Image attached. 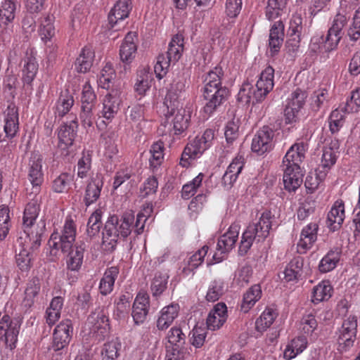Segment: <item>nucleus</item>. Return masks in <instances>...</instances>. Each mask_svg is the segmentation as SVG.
I'll use <instances>...</instances> for the list:
<instances>
[{
  "label": "nucleus",
  "mask_w": 360,
  "mask_h": 360,
  "mask_svg": "<svg viewBox=\"0 0 360 360\" xmlns=\"http://www.w3.org/2000/svg\"><path fill=\"white\" fill-rule=\"evenodd\" d=\"M223 70L215 67L207 74L204 79L203 97L207 101L201 113L205 120L208 119L227 98L229 90L221 87Z\"/></svg>",
  "instance_id": "f257e3e1"
},
{
  "label": "nucleus",
  "mask_w": 360,
  "mask_h": 360,
  "mask_svg": "<svg viewBox=\"0 0 360 360\" xmlns=\"http://www.w3.org/2000/svg\"><path fill=\"white\" fill-rule=\"evenodd\" d=\"M35 229V231L32 229L21 233L15 245L16 264L22 271H28L32 266V255L30 250L40 246L44 224L41 222Z\"/></svg>",
  "instance_id": "f03ea898"
},
{
  "label": "nucleus",
  "mask_w": 360,
  "mask_h": 360,
  "mask_svg": "<svg viewBox=\"0 0 360 360\" xmlns=\"http://www.w3.org/2000/svg\"><path fill=\"white\" fill-rule=\"evenodd\" d=\"M134 219L131 212H126L120 217L112 215L108 219L103 231V244L107 250H112L120 239L130 235Z\"/></svg>",
  "instance_id": "7ed1b4c3"
},
{
  "label": "nucleus",
  "mask_w": 360,
  "mask_h": 360,
  "mask_svg": "<svg viewBox=\"0 0 360 360\" xmlns=\"http://www.w3.org/2000/svg\"><path fill=\"white\" fill-rule=\"evenodd\" d=\"M271 228V214L263 212L257 222L250 224L243 233L239 245V254L245 255L254 241L258 243L264 240L269 234Z\"/></svg>",
  "instance_id": "20e7f679"
},
{
  "label": "nucleus",
  "mask_w": 360,
  "mask_h": 360,
  "mask_svg": "<svg viewBox=\"0 0 360 360\" xmlns=\"http://www.w3.org/2000/svg\"><path fill=\"white\" fill-rule=\"evenodd\" d=\"M76 238V225L71 217L65 219L61 233L53 231L49 240L50 255L56 257L60 250L67 252L72 247Z\"/></svg>",
  "instance_id": "39448f33"
},
{
  "label": "nucleus",
  "mask_w": 360,
  "mask_h": 360,
  "mask_svg": "<svg viewBox=\"0 0 360 360\" xmlns=\"http://www.w3.org/2000/svg\"><path fill=\"white\" fill-rule=\"evenodd\" d=\"M184 50V38L176 34L171 40L166 55L161 54L157 58L154 66L156 77L161 79L166 75L171 63H175L180 58Z\"/></svg>",
  "instance_id": "423d86ee"
},
{
  "label": "nucleus",
  "mask_w": 360,
  "mask_h": 360,
  "mask_svg": "<svg viewBox=\"0 0 360 360\" xmlns=\"http://www.w3.org/2000/svg\"><path fill=\"white\" fill-rule=\"evenodd\" d=\"M214 139V131L211 129H206L200 136H197L192 141L187 144L182 153L180 164L186 167L189 163L188 159H196L207 148H209Z\"/></svg>",
  "instance_id": "0eeeda50"
},
{
  "label": "nucleus",
  "mask_w": 360,
  "mask_h": 360,
  "mask_svg": "<svg viewBox=\"0 0 360 360\" xmlns=\"http://www.w3.org/2000/svg\"><path fill=\"white\" fill-rule=\"evenodd\" d=\"M86 326L89 334L98 340H103L110 329L109 319L107 312L103 308H97L88 317Z\"/></svg>",
  "instance_id": "6e6552de"
},
{
  "label": "nucleus",
  "mask_w": 360,
  "mask_h": 360,
  "mask_svg": "<svg viewBox=\"0 0 360 360\" xmlns=\"http://www.w3.org/2000/svg\"><path fill=\"white\" fill-rule=\"evenodd\" d=\"M238 234V225H231L228 231L219 238L217 245V251L212 257L213 262L207 261V265L221 262L225 254L231 250L235 246Z\"/></svg>",
  "instance_id": "1a4fd4ad"
},
{
  "label": "nucleus",
  "mask_w": 360,
  "mask_h": 360,
  "mask_svg": "<svg viewBox=\"0 0 360 360\" xmlns=\"http://www.w3.org/2000/svg\"><path fill=\"white\" fill-rule=\"evenodd\" d=\"M347 23L346 15L340 13L335 15L325 37L326 52L332 51L338 47L342 37V30Z\"/></svg>",
  "instance_id": "9d476101"
},
{
  "label": "nucleus",
  "mask_w": 360,
  "mask_h": 360,
  "mask_svg": "<svg viewBox=\"0 0 360 360\" xmlns=\"http://www.w3.org/2000/svg\"><path fill=\"white\" fill-rule=\"evenodd\" d=\"M77 127L76 117L70 124H64L60 127L58 133V148L61 155L68 156L70 153V148L77 135Z\"/></svg>",
  "instance_id": "9b49d317"
},
{
  "label": "nucleus",
  "mask_w": 360,
  "mask_h": 360,
  "mask_svg": "<svg viewBox=\"0 0 360 360\" xmlns=\"http://www.w3.org/2000/svg\"><path fill=\"white\" fill-rule=\"evenodd\" d=\"M274 70L272 67L268 66L262 71L252 93L257 102L263 101L273 89L274 86Z\"/></svg>",
  "instance_id": "f8f14e48"
},
{
  "label": "nucleus",
  "mask_w": 360,
  "mask_h": 360,
  "mask_svg": "<svg viewBox=\"0 0 360 360\" xmlns=\"http://www.w3.org/2000/svg\"><path fill=\"white\" fill-rule=\"evenodd\" d=\"M28 180L32 186L33 191L29 195L39 193L41 185L44 181V174L42 172V158L38 154L32 155L30 160L28 169Z\"/></svg>",
  "instance_id": "ddd939ff"
},
{
  "label": "nucleus",
  "mask_w": 360,
  "mask_h": 360,
  "mask_svg": "<svg viewBox=\"0 0 360 360\" xmlns=\"http://www.w3.org/2000/svg\"><path fill=\"white\" fill-rule=\"evenodd\" d=\"M30 198V201L26 205L24 213H23V225L25 226V230L23 232L27 230H34L36 231L35 228L38 226L41 222L45 224L44 220H40L37 224H34V222L37 218L39 211H40V202L41 197L37 194H33ZM46 224H44V227Z\"/></svg>",
  "instance_id": "4468645a"
},
{
  "label": "nucleus",
  "mask_w": 360,
  "mask_h": 360,
  "mask_svg": "<svg viewBox=\"0 0 360 360\" xmlns=\"http://www.w3.org/2000/svg\"><path fill=\"white\" fill-rule=\"evenodd\" d=\"M122 89L120 86L112 88L103 101L102 116L106 120H112L117 113L122 102Z\"/></svg>",
  "instance_id": "2eb2a0df"
},
{
  "label": "nucleus",
  "mask_w": 360,
  "mask_h": 360,
  "mask_svg": "<svg viewBox=\"0 0 360 360\" xmlns=\"http://www.w3.org/2000/svg\"><path fill=\"white\" fill-rule=\"evenodd\" d=\"M274 131L267 126L259 129L252 139V150L258 155L269 151L273 146Z\"/></svg>",
  "instance_id": "dca6fc26"
},
{
  "label": "nucleus",
  "mask_w": 360,
  "mask_h": 360,
  "mask_svg": "<svg viewBox=\"0 0 360 360\" xmlns=\"http://www.w3.org/2000/svg\"><path fill=\"white\" fill-rule=\"evenodd\" d=\"M72 333V322L66 319L60 322L55 328L53 335V348L58 351L68 345Z\"/></svg>",
  "instance_id": "f3484780"
},
{
  "label": "nucleus",
  "mask_w": 360,
  "mask_h": 360,
  "mask_svg": "<svg viewBox=\"0 0 360 360\" xmlns=\"http://www.w3.org/2000/svg\"><path fill=\"white\" fill-rule=\"evenodd\" d=\"M306 145L301 142L293 144L287 151L283 159V167L300 169V164L304 158Z\"/></svg>",
  "instance_id": "a211bd4d"
},
{
  "label": "nucleus",
  "mask_w": 360,
  "mask_h": 360,
  "mask_svg": "<svg viewBox=\"0 0 360 360\" xmlns=\"http://www.w3.org/2000/svg\"><path fill=\"white\" fill-rule=\"evenodd\" d=\"M4 131L8 139L15 137L19 130L18 109L14 103H11L4 112Z\"/></svg>",
  "instance_id": "6ab92c4d"
},
{
  "label": "nucleus",
  "mask_w": 360,
  "mask_h": 360,
  "mask_svg": "<svg viewBox=\"0 0 360 360\" xmlns=\"http://www.w3.org/2000/svg\"><path fill=\"white\" fill-rule=\"evenodd\" d=\"M318 224L310 223L304 226L301 232L300 240L297 243V251L304 254L311 249L317 239Z\"/></svg>",
  "instance_id": "aec40b11"
},
{
  "label": "nucleus",
  "mask_w": 360,
  "mask_h": 360,
  "mask_svg": "<svg viewBox=\"0 0 360 360\" xmlns=\"http://www.w3.org/2000/svg\"><path fill=\"white\" fill-rule=\"evenodd\" d=\"M227 316L226 304L222 302L217 303L207 316L206 321L207 328L211 330L219 329L226 322Z\"/></svg>",
  "instance_id": "412c9836"
},
{
  "label": "nucleus",
  "mask_w": 360,
  "mask_h": 360,
  "mask_svg": "<svg viewBox=\"0 0 360 360\" xmlns=\"http://www.w3.org/2000/svg\"><path fill=\"white\" fill-rule=\"evenodd\" d=\"M149 296L146 292H140L136 295L132 309V317L136 324L143 323L149 309Z\"/></svg>",
  "instance_id": "4be33fe9"
},
{
  "label": "nucleus",
  "mask_w": 360,
  "mask_h": 360,
  "mask_svg": "<svg viewBox=\"0 0 360 360\" xmlns=\"http://www.w3.org/2000/svg\"><path fill=\"white\" fill-rule=\"evenodd\" d=\"M185 87L184 82L181 80H174L170 84L167 89V94L164 101V104L167 109H171L172 113L174 112L176 108L180 107L181 94Z\"/></svg>",
  "instance_id": "5701e85b"
},
{
  "label": "nucleus",
  "mask_w": 360,
  "mask_h": 360,
  "mask_svg": "<svg viewBox=\"0 0 360 360\" xmlns=\"http://www.w3.org/2000/svg\"><path fill=\"white\" fill-rule=\"evenodd\" d=\"M339 148L340 143L338 140H332L329 143L326 144L323 149L321 161L318 169L325 171L326 174H327L328 171L336 162Z\"/></svg>",
  "instance_id": "b1692460"
},
{
  "label": "nucleus",
  "mask_w": 360,
  "mask_h": 360,
  "mask_svg": "<svg viewBox=\"0 0 360 360\" xmlns=\"http://www.w3.org/2000/svg\"><path fill=\"white\" fill-rule=\"evenodd\" d=\"M167 113L172 117V122L175 134H179L187 129L191 119L189 110L180 105L176 108L174 113L171 112V109H167Z\"/></svg>",
  "instance_id": "393cba45"
},
{
  "label": "nucleus",
  "mask_w": 360,
  "mask_h": 360,
  "mask_svg": "<svg viewBox=\"0 0 360 360\" xmlns=\"http://www.w3.org/2000/svg\"><path fill=\"white\" fill-rule=\"evenodd\" d=\"M245 165L243 155H237L229 165L222 176V184L224 186L230 187L237 179Z\"/></svg>",
  "instance_id": "a878e982"
},
{
  "label": "nucleus",
  "mask_w": 360,
  "mask_h": 360,
  "mask_svg": "<svg viewBox=\"0 0 360 360\" xmlns=\"http://www.w3.org/2000/svg\"><path fill=\"white\" fill-rule=\"evenodd\" d=\"M179 306L178 304H171L163 307L160 311L156 321V326L160 330L167 329L178 316Z\"/></svg>",
  "instance_id": "bb28decb"
},
{
  "label": "nucleus",
  "mask_w": 360,
  "mask_h": 360,
  "mask_svg": "<svg viewBox=\"0 0 360 360\" xmlns=\"http://www.w3.org/2000/svg\"><path fill=\"white\" fill-rule=\"evenodd\" d=\"M137 35L136 32H128L126 35L120 50L121 60L127 63H131L135 58L137 49L136 41Z\"/></svg>",
  "instance_id": "cd10ccee"
},
{
  "label": "nucleus",
  "mask_w": 360,
  "mask_h": 360,
  "mask_svg": "<svg viewBox=\"0 0 360 360\" xmlns=\"http://www.w3.org/2000/svg\"><path fill=\"white\" fill-rule=\"evenodd\" d=\"M131 9V0H119L108 15V21L111 27H114L119 21L127 18Z\"/></svg>",
  "instance_id": "c85d7f7f"
},
{
  "label": "nucleus",
  "mask_w": 360,
  "mask_h": 360,
  "mask_svg": "<svg viewBox=\"0 0 360 360\" xmlns=\"http://www.w3.org/2000/svg\"><path fill=\"white\" fill-rule=\"evenodd\" d=\"M283 23L281 20L275 22L270 29L269 39V47L272 56L279 51L283 41Z\"/></svg>",
  "instance_id": "c756f323"
},
{
  "label": "nucleus",
  "mask_w": 360,
  "mask_h": 360,
  "mask_svg": "<svg viewBox=\"0 0 360 360\" xmlns=\"http://www.w3.org/2000/svg\"><path fill=\"white\" fill-rule=\"evenodd\" d=\"M345 217V206L342 200H337L328 214V226L333 231L339 229Z\"/></svg>",
  "instance_id": "7c9ffc66"
},
{
  "label": "nucleus",
  "mask_w": 360,
  "mask_h": 360,
  "mask_svg": "<svg viewBox=\"0 0 360 360\" xmlns=\"http://www.w3.org/2000/svg\"><path fill=\"white\" fill-rule=\"evenodd\" d=\"M55 17L47 14L42 17L38 29L39 36L42 41L56 39V29L54 25Z\"/></svg>",
  "instance_id": "2f4dec72"
},
{
  "label": "nucleus",
  "mask_w": 360,
  "mask_h": 360,
  "mask_svg": "<svg viewBox=\"0 0 360 360\" xmlns=\"http://www.w3.org/2000/svg\"><path fill=\"white\" fill-rule=\"evenodd\" d=\"M284 187L288 191H295L302 183L303 174L301 169L283 167Z\"/></svg>",
  "instance_id": "473e14b6"
},
{
  "label": "nucleus",
  "mask_w": 360,
  "mask_h": 360,
  "mask_svg": "<svg viewBox=\"0 0 360 360\" xmlns=\"http://www.w3.org/2000/svg\"><path fill=\"white\" fill-rule=\"evenodd\" d=\"M304 259L302 257H295L286 266L284 270V278L286 281L298 280L302 275Z\"/></svg>",
  "instance_id": "72a5a7b5"
},
{
  "label": "nucleus",
  "mask_w": 360,
  "mask_h": 360,
  "mask_svg": "<svg viewBox=\"0 0 360 360\" xmlns=\"http://www.w3.org/2000/svg\"><path fill=\"white\" fill-rule=\"evenodd\" d=\"M341 250L334 248L330 250L321 259L319 264V270L321 273H328L333 270L340 262Z\"/></svg>",
  "instance_id": "f704fd0d"
},
{
  "label": "nucleus",
  "mask_w": 360,
  "mask_h": 360,
  "mask_svg": "<svg viewBox=\"0 0 360 360\" xmlns=\"http://www.w3.org/2000/svg\"><path fill=\"white\" fill-rule=\"evenodd\" d=\"M308 340L303 335L298 336L292 339L287 345L284 350V358L286 360H290L301 354L307 347Z\"/></svg>",
  "instance_id": "c9c22d12"
},
{
  "label": "nucleus",
  "mask_w": 360,
  "mask_h": 360,
  "mask_svg": "<svg viewBox=\"0 0 360 360\" xmlns=\"http://www.w3.org/2000/svg\"><path fill=\"white\" fill-rule=\"evenodd\" d=\"M119 273L120 271L117 266H111L105 271L99 284V290L102 295H106L112 291Z\"/></svg>",
  "instance_id": "e433bc0d"
},
{
  "label": "nucleus",
  "mask_w": 360,
  "mask_h": 360,
  "mask_svg": "<svg viewBox=\"0 0 360 360\" xmlns=\"http://www.w3.org/2000/svg\"><path fill=\"white\" fill-rule=\"evenodd\" d=\"M95 54L90 47H84L81 51L75 62V68L77 72L86 73L92 67Z\"/></svg>",
  "instance_id": "4c0bfd02"
},
{
  "label": "nucleus",
  "mask_w": 360,
  "mask_h": 360,
  "mask_svg": "<svg viewBox=\"0 0 360 360\" xmlns=\"http://www.w3.org/2000/svg\"><path fill=\"white\" fill-rule=\"evenodd\" d=\"M68 252L66 260L67 268L73 271H79L83 263L84 248L82 245H77Z\"/></svg>",
  "instance_id": "58836bf2"
},
{
  "label": "nucleus",
  "mask_w": 360,
  "mask_h": 360,
  "mask_svg": "<svg viewBox=\"0 0 360 360\" xmlns=\"http://www.w3.org/2000/svg\"><path fill=\"white\" fill-rule=\"evenodd\" d=\"M262 289L260 285H254L243 295L240 309L244 313L248 312L255 303L261 298Z\"/></svg>",
  "instance_id": "ea45409f"
},
{
  "label": "nucleus",
  "mask_w": 360,
  "mask_h": 360,
  "mask_svg": "<svg viewBox=\"0 0 360 360\" xmlns=\"http://www.w3.org/2000/svg\"><path fill=\"white\" fill-rule=\"evenodd\" d=\"M102 187L103 181L98 175L88 184L84 197L85 203L87 206L93 204L98 199Z\"/></svg>",
  "instance_id": "a19ab883"
},
{
  "label": "nucleus",
  "mask_w": 360,
  "mask_h": 360,
  "mask_svg": "<svg viewBox=\"0 0 360 360\" xmlns=\"http://www.w3.org/2000/svg\"><path fill=\"white\" fill-rule=\"evenodd\" d=\"M152 81L153 75L146 68L140 70L134 84L135 91L141 96L145 95L150 89Z\"/></svg>",
  "instance_id": "79ce46f5"
},
{
  "label": "nucleus",
  "mask_w": 360,
  "mask_h": 360,
  "mask_svg": "<svg viewBox=\"0 0 360 360\" xmlns=\"http://www.w3.org/2000/svg\"><path fill=\"white\" fill-rule=\"evenodd\" d=\"M16 4L15 0H4L0 6V27L11 22L15 15Z\"/></svg>",
  "instance_id": "37998d69"
},
{
  "label": "nucleus",
  "mask_w": 360,
  "mask_h": 360,
  "mask_svg": "<svg viewBox=\"0 0 360 360\" xmlns=\"http://www.w3.org/2000/svg\"><path fill=\"white\" fill-rule=\"evenodd\" d=\"M74 103V97L68 91H62L56 103L55 114L63 117L70 110Z\"/></svg>",
  "instance_id": "c03bdc74"
},
{
  "label": "nucleus",
  "mask_w": 360,
  "mask_h": 360,
  "mask_svg": "<svg viewBox=\"0 0 360 360\" xmlns=\"http://www.w3.org/2000/svg\"><path fill=\"white\" fill-rule=\"evenodd\" d=\"M333 288L329 281H323L314 287L311 301L314 304L328 300L332 295Z\"/></svg>",
  "instance_id": "a18cd8bd"
},
{
  "label": "nucleus",
  "mask_w": 360,
  "mask_h": 360,
  "mask_svg": "<svg viewBox=\"0 0 360 360\" xmlns=\"http://www.w3.org/2000/svg\"><path fill=\"white\" fill-rule=\"evenodd\" d=\"M277 311L271 307L266 308L255 321V329L263 333L269 328L277 317Z\"/></svg>",
  "instance_id": "49530a36"
},
{
  "label": "nucleus",
  "mask_w": 360,
  "mask_h": 360,
  "mask_svg": "<svg viewBox=\"0 0 360 360\" xmlns=\"http://www.w3.org/2000/svg\"><path fill=\"white\" fill-rule=\"evenodd\" d=\"M40 290V282L38 278H33L29 281L25 290V296L22 302V305L25 309L30 308L34 302L35 297Z\"/></svg>",
  "instance_id": "de8ad7c7"
},
{
  "label": "nucleus",
  "mask_w": 360,
  "mask_h": 360,
  "mask_svg": "<svg viewBox=\"0 0 360 360\" xmlns=\"http://www.w3.org/2000/svg\"><path fill=\"white\" fill-rule=\"evenodd\" d=\"M288 0H268L265 15L269 20L278 18L285 11Z\"/></svg>",
  "instance_id": "09e8293b"
},
{
  "label": "nucleus",
  "mask_w": 360,
  "mask_h": 360,
  "mask_svg": "<svg viewBox=\"0 0 360 360\" xmlns=\"http://www.w3.org/2000/svg\"><path fill=\"white\" fill-rule=\"evenodd\" d=\"M209 247L204 245L201 249L198 250L195 253L191 256L187 262V266L184 267L183 272L186 276L191 274L194 269L198 268L204 260L205 255L207 254Z\"/></svg>",
  "instance_id": "8fccbe9b"
},
{
  "label": "nucleus",
  "mask_w": 360,
  "mask_h": 360,
  "mask_svg": "<svg viewBox=\"0 0 360 360\" xmlns=\"http://www.w3.org/2000/svg\"><path fill=\"white\" fill-rule=\"evenodd\" d=\"M164 143L162 141L154 143L150 149V167L155 172L161 165L164 158Z\"/></svg>",
  "instance_id": "3c124183"
},
{
  "label": "nucleus",
  "mask_w": 360,
  "mask_h": 360,
  "mask_svg": "<svg viewBox=\"0 0 360 360\" xmlns=\"http://www.w3.org/2000/svg\"><path fill=\"white\" fill-rule=\"evenodd\" d=\"M38 70V63L33 56L25 60L22 69V80L25 84H30L34 80Z\"/></svg>",
  "instance_id": "603ef678"
},
{
  "label": "nucleus",
  "mask_w": 360,
  "mask_h": 360,
  "mask_svg": "<svg viewBox=\"0 0 360 360\" xmlns=\"http://www.w3.org/2000/svg\"><path fill=\"white\" fill-rule=\"evenodd\" d=\"M115 77V71L110 63H106L101 70L98 78V84L100 87L108 89L110 83Z\"/></svg>",
  "instance_id": "864d4df0"
},
{
  "label": "nucleus",
  "mask_w": 360,
  "mask_h": 360,
  "mask_svg": "<svg viewBox=\"0 0 360 360\" xmlns=\"http://www.w3.org/2000/svg\"><path fill=\"white\" fill-rule=\"evenodd\" d=\"M346 114L347 113L342 110V105L331 112L329 117V128L333 134L339 131L342 127Z\"/></svg>",
  "instance_id": "5fc2aeb1"
},
{
  "label": "nucleus",
  "mask_w": 360,
  "mask_h": 360,
  "mask_svg": "<svg viewBox=\"0 0 360 360\" xmlns=\"http://www.w3.org/2000/svg\"><path fill=\"white\" fill-rule=\"evenodd\" d=\"M317 327L318 323L315 316L311 314H309L303 316L302 318L299 330L303 336L307 338L311 336L313 333L317 329Z\"/></svg>",
  "instance_id": "6e6d98bb"
},
{
  "label": "nucleus",
  "mask_w": 360,
  "mask_h": 360,
  "mask_svg": "<svg viewBox=\"0 0 360 360\" xmlns=\"http://www.w3.org/2000/svg\"><path fill=\"white\" fill-rule=\"evenodd\" d=\"M11 227L9 208L6 205L0 206V240H4Z\"/></svg>",
  "instance_id": "4d7b16f0"
},
{
  "label": "nucleus",
  "mask_w": 360,
  "mask_h": 360,
  "mask_svg": "<svg viewBox=\"0 0 360 360\" xmlns=\"http://www.w3.org/2000/svg\"><path fill=\"white\" fill-rule=\"evenodd\" d=\"M168 276L165 274H155L150 285V290L153 297L160 296L166 289Z\"/></svg>",
  "instance_id": "13d9d810"
},
{
  "label": "nucleus",
  "mask_w": 360,
  "mask_h": 360,
  "mask_svg": "<svg viewBox=\"0 0 360 360\" xmlns=\"http://www.w3.org/2000/svg\"><path fill=\"white\" fill-rule=\"evenodd\" d=\"M224 282L221 280H214L210 283L206 295L208 302H214L219 299L224 293Z\"/></svg>",
  "instance_id": "bf43d9fd"
},
{
  "label": "nucleus",
  "mask_w": 360,
  "mask_h": 360,
  "mask_svg": "<svg viewBox=\"0 0 360 360\" xmlns=\"http://www.w3.org/2000/svg\"><path fill=\"white\" fill-rule=\"evenodd\" d=\"M95 107L81 106L79 118L82 127L87 131L94 127L96 117L93 112Z\"/></svg>",
  "instance_id": "052dcab7"
},
{
  "label": "nucleus",
  "mask_w": 360,
  "mask_h": 360,
  "mask_svg": "<svg viewBox=\"0 0 360 360\" xmlns=\"http://www.w3.org/2000/svg\"><path fill=\"white\" fill-rule=\"evenodd\" d=\"M341 105L342 106V110H345L347 113L358 112L360 108V88L353 91L350 98Z\"/></svg>",
  "instance_id": "680f3d73"
},
{
  "label": "nucleus",
  "mask_w": 360,
  "mask_h": 360,
  "mask_svg": "<svg viewBox=\"0 0 360 360\" xmlns=\"http://www.w3.org/2000/svg\"><path fill=\"white\" fill-rule=\"evenodd\" d=\"M96 96L89 82H86L83 85L81 97V106L95 107Z\"/></svg>",
  "instance_id": "e2e57ef3"
},
{
  "label": "nucleus",
  "mask_w": 360,
  "mask_h": 360,
  "mask_svg": "<svg viewBox=\"0 0 360 360\" xmlns=\"http://www.w3.org/2000/svg\"><path fill=\"white\" fill-rule=\"evenodd\" d=\"M326 172L317 169L314 175L309 174L306 177L304 185L306 188L310 192L315 191L320 183L325 179Z\"/></svg>",
  "instance_id": "0e129e2a"
},
{
  "label": "nucleus",
  "mask_w": 360,
  "mask_h": 360,
  "mask_svg": "<svg viewBox=\"0 0 360 360\" xmlns=\"http://www.w3.org/2000/svg\"><path fill=\"white\" fill-rule=\"evenodd\" d=\"M204 175L200 173L191 182L185 184L181 191V195L185 199H189L193 196L197 188L201 185Z\"/></svg>",
  "instance_id": "69168bd1"
},
{
  "label": "nucleus",
  "mask_w": 360,
  "mask_h": 360,
  "mask_svg": "<svg viewBox=\"0 0 360 360\" xmlns=\"http://www.w3.org/2000/svg\"><path fill=\"white\" fill-rule=\"evenodd\" d=\"M120 344L112 340L104 345L102 356L103 360H115L118 356Z\"/></svg>",
  "instance_id": "338daca9"
},
{
  "label": "nucleus",
  "mask_w": 360,
  "mask_h": 360,
  "mask_svg": "<svg viewBox=\"0 0 360 360\" xmlns=\"http://www.w3.org/2000/svg\"><path fill=\"white\" fill-rule=\"evenodd\" d=\"M350 40L356 41L360 38V7L356 11L353 22L348 30Z\"/></svg>",
  "instance_id": "774afa93"
}]
</instances>
